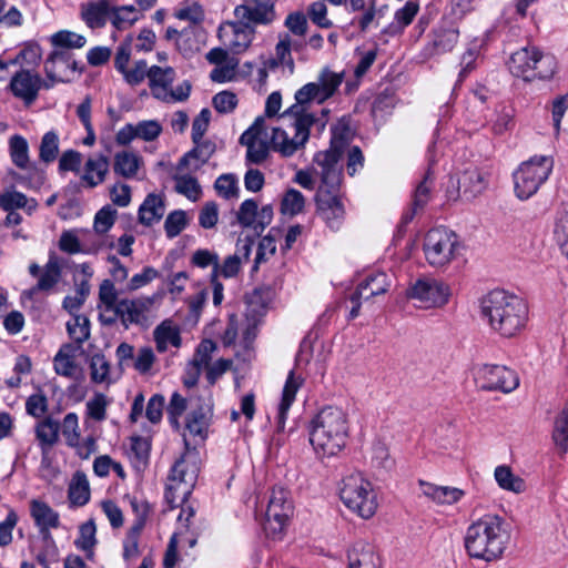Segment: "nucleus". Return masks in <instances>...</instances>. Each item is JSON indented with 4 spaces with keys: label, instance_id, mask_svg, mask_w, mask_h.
<instances>
[{
    "label": "nucleus",
    "instance_id": "3",
    "mask_svg": "<svg viewBox=\"0 0 568 568\" xmlns=\"http://www.w3.org/2000/svg\"><path fill=\"white\" fill-rule=\"evenodd\" d=\"M348 429L347 414L339 407L326 406L311 420L310 443L317 455L335 456L345 447Z\"/></svg>",
    "mask_w": 568,
    "mask_h": 568
},
{
    "label": "nucleus",
    "instance_id": "45",
    "mask_svg": "<svg viewBox=\"0 0 568 568\" xmlns=\"http://www.w3.org/2000/svg\"><path fill=\"white\" fill-rule=\"evenodd\" d=\"M67 332L79 347L90 338V320L85 315H74L73 321L67 323Z\"/></svg>",
    "mask_w": 568,
    "mask_h": 568
},
{
    "label": "nucleus",
    "instance_id": "46",
    "mask_svg": "<svg viewBox=\"0 0 568 568\" xmlns=\"http://www.w3.org/2000/svg\"><path fill=\"white\" fill-rule=\"evenodd\" d=\"M342 82L343 73H336L328 68H324L321 71L316 83L321 90L320 93H322V97H324L325 100H328L337 91Z\"/></svg>",
    "mask_w": 568,
    "mask_h": 568
},
{
    "label": "nucleus",
    "instance_id": "53",
    "mask_svg": "<svg viewBox=\"0 0 568 568\" xmlns=\"http://www.w3.org/2000/svg\"><path fill=\"white\" fill-rule=\"evenodd\" d=\"M99 308L108 313H115L118 306V292L111 280H103L99 287Z\"/></svg>",
    "mask_w": 568,
    "mask_h": 568
},
{
    "label": "nucleus",
    "instance_id": "47",
    "mask_svg": "<svg viewBox=\"0 0 568 568\" xmlns=\"http://www.w3.org/2000/svg\"><path fill=\"white\" fill-rule=\"evenodd\" d=\"M97 527L93 519H90L82 524L79 529V538L75 540V546L78 549L88 552V558H92L93 556V547L97 544L95 539Z\"/></svg>",
    "mask_w": 568,
    "mask_h": 568
},
{
    "label": "nucleus",
    "instance_id": "49",
    "mask_svg": "<svg viewBox=\"0 0 568 568\" xmlns=\"http://www.w3.org/2000/svg\"><path fill=\"white\" fill-rule=\"evenodd\" d=\"M433 184L434 178L430 170H428L424 179L417 184L415 189L412 209L414 213L424 209L425 205L429 202Z\"/></svg>",
    "mask_w": 568,
    "mask_h": 568
},
{
    "label": "nucleus",
    "instance_id": "2",
    "mask_svg": "<svg viewBox=\"0 0 568 568\" xmlns=\"http://www.w3.org/2000/svg\"><path fill=\"white\" fill-rule=\"evenodd\" d=\"M511 538L510 525L496 514H486L466 529L464 545L471 558L493 561L499 559Z\"/></svg>",
    "mask_w": 568,
    "mask_h": 568
},
{
    "label": "nucleus",
    "instance_id": "1",
    "mask_svg": "<svg viewBox=\"0 0 568 568\" xmlns=\"http://www.w3.org/2000/svg\"><path fill=\"white\" fill-rule=\"evenodd\" d=\"M480 315L489 327L503 337H514L526 326L528 306L525 301L505 290H493L480 298Z\"/></svg>",
    "mask_w": 568,
    "mask_h": 568
},
{
    "label": "nucleus",
    "instance_id": "24",
    "mask_svg": "<svg viewBox=\"0 0 568 568\" xmlns=\"http://www.w3.org/2000/svg\"><path fill=\"white\" fill-rule=\"evenodd\" d=\"M488 185V175L477 168L465 170L458 179V191L466 200L481 194Z\"/></svg>",
    "mask_w": 568,
    "mask_h": 568
},
{
    "label": "nucleus",
    "instance_id": "50",
    "mask_svg": "<svg viewBox=\"0 0 568 568\" xmlns=\"http://www.w3.org/2000/svg\"><path fill=\"white\" fill-rule=\"evenodd\" d=\"M54 372L58 375L80 379L82 377V369L78 366L73 358H70L68 355H63L62 353H57L53 358Z\"/></svg>",
    "mask_w": 568,
    "mask_h": 568
},
{
    "label": "nucleus",
    "instance_id": "39",
    "mask_svg": "<svg viewBox=\"0 0 568 568\" xmlns=\"http://www.w3.org/2000/svg\"><path fill=\"white\" fill-rule=\"evenodd\" d=\"M388 276L385 273L379 272L368 275L357 285L356 290H362L364 300H369L373 296L385 294L388 291Z\"/></svg>",
    "mask_w": 568,
    "mask_h": 568
},
{
    "label": "nucleus",
    "instance_id": "57",
    "mask_svg": "<svg viewBox=\"0 0 568 568\" xmlns=\"http://www.w3.org/2000/svg\"><path fill=\"white\" fill-rule=\"evenodd\" d=\"M304 204L303 194L295 189H290L282 200L281 209L285 214L296 215L303 211Z\"/></svg>",
    "mask_w": 568,
    "mask_h": 568
},
{
    "label": "nucleus",
    "instance_id": "15",
    "mask_svg": "<svg viewBox=\"0 0 568 568\" xmlns=\"http://www.w3.org/2000/svg\"><path fill=\"white\" fill-rule=\"evenodd\" d=\"M450 290L433 277L418 278L409 288L408 296L420 303V307H440L448 302Z\"/></svg>",
    "mask_w": 568,
    "mask_h": 568
},
{
    "label": "nucleus",
    "instance_id": "25",
    "mask_svg": "<svg viewBox=\"0 0 568 568\" xmlns=\"http://www.w3.org/2000/svg\"><path fill=\"white\" fill-rule=\"evenodd\" d=\"M537 54L536 47H526L514 52L508 61V69L515 77L523 78L525 81L535 80L532 63Z\"/></svg>",
    "mask_w": 568,
    "mask_h": 568
},
{
    "label": "nucleus",
    "instance_id": "52",
    "mask_svg": "<svg viewBox=\"0 0 568 568\" xmlns=\"http://www.w3.org/2000/svg\"><path fill=\"white\" fill-rule=\"evenodd\" d=\"M138 19L134 6H121L111 11V23L118 30L130 28Z\"/></svg>",
    "mask_w": 568,
    "mask_h": 568
},
{
    "label": "nucleus",
    "instance_id": "14",
    "mask_svg": "<svg viewBox=\"0 0 568 568\" xmlns=\"http://www.w3.org/2000/svg\"><path fill=\"white\" fill-rule=\"evenodd\" d=\"M321 90L316 82H310L298 89L295 93L296 103L290 106L282 115V119H296L298 116H310L311 118V128L316 126L321 132L324 130L326 125V120L324 118H316L313 113L306 111L305 105L312 101L317 102L318 104L325 102L326 100L320 93ZM323 116L328 113V110H322Z\"/></svg>",
    "mask_w": 568,
    "mask_h": 568
},
{
    "label": "nucleus",
    "instance_id": "35",
    "mask_svg": "<svg viewBox=\"0 0 568 568\" xmlns=\"http://www.w3.org/2000/svg\"><path fill=\"white\" fill-rule=\"evenodd\" d=\"M61 278V267L55 257H50L44 266L43 273L40 275L37 285L31 287L26 294L32 297L41 291L52 290Z\"/></svg>",
    "mask_w": 568,
    "mask_h": 568
},
{
    "label": "nucleus",
    "instance_id": "19",
    "mask_svg": "<svg viewBox=\"0 0 568 568\" xmlns=\"http://www.w3.org/2000/svg\"><path fill=\"white\" fill-rule=\"evenodd\" d=\"M152 305L151 298H135V300H121L118 302L115 313L111 317H105L104 314L99 315V320L103 325H113L118 318L122 320L125 327L129 324H139L146 312Z\"/></svg>",
    "mask_w": 568,
    "mask_h": 568
},
{
    "label": "nucleus",
    "instance_id": "34",
    "mask_svg": "<svg viewBox=\"0 0 568 568\" xmlns=\"http://www.w3.org/2000/svg\"><path fill=\"white\" fill-rule=\"evenodd\" d=\"M141 164L140 155L131 151H122L114 155L113 171L124 179H132L136 175Z\"/></svg>",
    "mask_w": 568,
    "mask_h": 568
},
{
    "label": "nucleus",
    "instance_id": "10",
    "mask_svg": "<svg viewBox=\"0 0 568 568\" xmlns=\"http://www.w3.org/2000/svg\"><path fill=\"white\" fill-rule=\"evenodd\" d=\"M474 378L480 389L510 393L519 385L517 374L503 365L481 364L474 367Z\"/></svg>",
    "mask_w": 568,
    "mask_h": 568
},
{
    "label": "nucleus",
    "instance_id": "5",
    "mask_svg": "<svg viewBox=\"0 0 568 568\" xmlns=\"http://www.w3.org/2000/svg\"><path fill=\"white\" fill-rule=\"evenodd\" d=\"M339 497L344 505L362 518H371L377 509L372 484L362 474L354 473L342 479Z\"/></svg>",
    "mask_w": 568,
    "mask_h": 568
},
{
    "label": "nucleus",
    "instance_id": "62",
    "mask_svg": "<svg viewBox=\"0 0 568 568\" xmlns=\"http://www.w3.org/2000/svg\"><path fill=\"white\" fill-rule=\"evenodd\" d=\"M219 260L220 257L215 252L206 248H200L193 253L191 263L200 268L212 266L213 270L211 273H216V275H219Z\"/></svg>",
    "mask_w": 568,
    "mask_h": 568
},
{
    "label": "nucleus",
    "instance_id": "17",
    "mask_svg": "<svg viewBox=\"0 0 568 568\" xmlns=\"http://www.w3.org/2000/svg\"><path fill=\"white\" fill-rule=\"evenodd\" d=\"M255 30L246 21L224 22L217 30V37L223 45L234 54L244 52L252 43Z\"/></svg>",
    "mask_w": 568,
    "mask_h": 568
},
{
    "label": "nucleus",
    "instance_id": "56",
    "mask_svg": "<svg viewBox=\"0 0 568 568\" xmlns=\"http://www.w3.org/2000/svg\"><path fill=\"white\" fill-rule=\"evenodd\" d=\"M459 32L457 29H440L436 31L433 45L437 53L450 51L458 41Z\"/></svg>",
    "mask_w": 568,
    "mask_h": 568
},
{
    "label": "nucleus",
    "instance_id": "8",
    "mask_svg": "<svg viewBox=\"0 0 568 568\" xmlns=\"http://www.w3.org/2000/svg\"><path fill=\"white\" fill-rule=\"evenodd\" d=\"M9 151L12 163L27 171L26 174H14L13 179L28 187L39 189L44 182V172L30 162L29 145L21 135H12L9 140Z\"/></svg>",
    "mask_w": 568,
    "mask_h": 568
},
{
    "label": "nucleus",
    "instance_id": "4",
    "mask_svg": "<svg viewBox=\"0 0 568 568\" xmlns=\"http://www.w3.org/2000/svg\"><path fill=\"white\" fill-rule=\"evenodd\" d=\"M353 133L347 123L341 121L332 128V138L329 148L315 154L314 162L321 169L318 172L321 180L329 186L341 184L342 168L338 162L349 145Z\"/></svg>",
    "mask_w": 568,
    "mask_h": 568
},
{
    "label": "nucleus",
    "instance_id": "48",
    "mask_svg": "<svg viewBox=\"0 0 568 568\" xmlns=\"http://www.w3.org/2000/svg\"><path fill=\"white\" fill-rule=\"evenodd\" d=\"M386 7H376L375 0H368L363 13L358 16L353 23L356 22L361 32H366L374 23L378 26V20L383 17V11Z\"/></svg>",
    "mask_w": 568,
    "mask_h": 568
},
{
    "label": "nucleus",
    "instance_id": "37",
    "mask_svg": "<svg viewBox=\"0 0 568 568\" xmlns=\"http://www.w3.org/2000/svg\"><path fill=\"white\" fill-rule=\"evenodd\" d=\"M68 497L73 506H84L90 499V487L87 476L82 471L73 475L68 490Z\"/></svg>",
    "mask_w": 568,
    "mask_h": 568
},
{
    "label": "nucleus",
    "instance_id": "58",
    "mask_svg": "<svg viewBox=\"0 0 568 568\" xmlns=\"http://www.w3.org/2000/svg\"><path fill=\"white\" fill-rule=\"evenodd\" d=\"M175 190L178 193L185 195L190 200H197L201 194V186L197 180L191 175L175 176Z\"/></svg>",
    "mask_w": 568,
    "mask_h": 568
},
{
    "label": "nucleus",
    "instance_id": "9",
    "mask_svg": "<svg viewBox=\"0 0 568 568\" xmlns=\"http://www.w3.org/2000/svg\"><path fill=\"white\" fill-rule=\"evenodd\" d=\"M315 202L318 217L332 231H338L345 220V207L341 197L336 194L339 185L329 186L321 180Z\"/></svg>",
    "mask_w": 568,
    "mask_h": 568
},
{
    "label": "nucleus",
    "instance_id": "31",
    "mask_svg": "<svg viewBox=\"0 0 568 568\" xmlns=\"http://www.w3.org/2000/svg\"><path fill=\"white\" fill-rule=\"evenodd\" d=\"M30 511L41 532L48 531L50 528H58L60 525L59 514L44 501L31 500Z\"/></svg>",
    "mask_w": 568,
    "mask_h": 568
},
{
    "label": "nucleus",
    "instance_id": "38",
    "mask_svg": "<svg viewBox=\"0 0 568 568\" xmlns=\"http://www.w3.org/2000/svg\"><path fill=\"white\" fill-rule=\"evenodd\" d=\"M419 10V3L416 0H408L405 6L398 9L394 16V22L384 30L385 33L402 32L409 26Z\"/></svg>",
    "mask_w": 568,
    "mask_h": 568
},
{
    "label": "nucleus",
    "instance_id": "21",
    "mask_svg": "<svg viewBox=\"0 0 568 568\" xmlns=\"http://www.w3.org/2000/svg\"><path fill=\"white\" fill-rule=\"evenodd\" d=\"M78 63L68 50L55 49L44 62V73L61 83L70 82L78 71Z\"/></svg>",
    "mask_w": 568,
    "mask_h": 568
},
{
    "label": "nucleus",
    "instance_id": "29",
    "mask_svg": "<svg viewBox=\"0 0 568 568\" xmlns=\"http://www.w3.org/2000/svg\"><path fill=\"white\" fill-rule=\"evenodd\" d=\"M303 384V378L300 376H296L294 371H291L287 379L285 382L283 393H282V399L278 405V414H277V428L282 430L284 428V423L286 418V414L295 400V396L297 390Z\"/></svg>",
    "mask_w": 568,
    "mask_h": 568
},
{
    "label": "nucleus",
    "instance_id": "22",
    "mask_svg": "<svg viewBox=\"0 0 568 568\" xmlns=\"http://www.w3.org/2000/svg\"><path fill=\"white\" fill-rule=\"evenodd\" d=\"M161 132L162 125L156 120H144L136 124L128 123L118 131L115 142L119 145H128L134 139L150 142L158 139Z\"/></svg>",
    "mask_w": 568,
    "mask_h": 568
},
{
    "label": "nucleus",
    "instance_id": "64",
    "mask_svg": "<svg viewBox=\"0 0 568 568\" xmlns=\"http://www.w3.org/2000/svg\"><path fill=\"white\" fill-rule=\"evenodd\" d=\"M27 196L16 190H8L3 193H0V207L4 211L22 209L27 205Z\"/></svg>",
    "mask_w": 568,
    "mask_h": 568
},
{
    "label": "nucleus",
    "instance_id": "40",
    "mask_svg": "<svg viewBox=\"0 0 568 568\" xmlns=\"http://www.w3.org/2000/svg\"><path fill=\"white\" fill-rule=\"evenodd\" d=\"M59 422L51 417L44 418L36 426V437L43 450L52 447L59 439Z\"/></svg>",
    "mask_w": 568,
    "mask_h": 568
},
{
    "label": "nucleus",
    "instance_id": "59",
    "mask_svg": "<svg viewBox=\"0 0 568 568\" xmlns=\"http://www.w3.org/2000/svg\"><path fill=\"white\" fill-rule=\"evenodd\" d=\"M257 202L253 199L245 200L236 213V220L242 227H253L257 215Z\"/></svg>",
    "mask_w": 568,
    "mask_h": 568
},
{
    "label": "nucleus",
    "instance_id": "12",
    "mask_svg": "<svg viewBox=\"0 0 568 568\" xmlns=\"http://www.w3.org/2000/svg\"><path fill=\"white\" fill-rule=\"evenodd\" d=\"M292 515L293 505L288 500V493L283 488L273 489L263 524L266 535L273 538L281 535Z\"/></svg>",
    "mask_w": 568,
    "mask_h": 568
},
{
    "label": "nucleus",
    "instance_id": "18",
    "mask_svg": "<svg viewBox=\"0 0 568 568\" xmlns=\"http://www.w3.org/2000/svg\"><path fill=\"white\" fill-rule=\"evenodd\" d=\"M41 89L40 74L28 69L17 71L9 83V90L13 97L21 100L26 106L34 103Z\"/></svg>",
    "mask_w": 568,
    "mask_h": 568
},
{
    "label": "nucleus",
    "instance_id": "16",
    "mask_svg": "<svg viewBox=\"0 0 568 568\" xmlns=\"http://www.w3.org/2000/svg\"><path fill=\"white\" fill-rule=\"evenodd\" d=\"M199 470L200 469L195 460H190L185 456L178 459L172 466L169 476V479L174 484L168 486L165 498L170 501L171 493L175 490L183 495V503H185L195 485Z\"/></svg>",
    "mask_w": 568,
    "mask_h": 568
},
{
    "label": "nucleus",
    "instance_id": "41",
    "mask_svg": "<svg viewBox=\"0 0 568 568\" xmlns=\"http://www.w3.org/2000/svg\"><path fill=\"white\" fill-rule=\"evenodd\" d=\"M193 143L195 146L180 159L178 165L179 170L185 169L191 159L200 160L202 164L206 163L216 150L215 143L210 140L202 139Z\"/></svg>",
    "mask_w": 568,
    "mask_h": 568
},
{
    "label": "nucleus",
    "instance_id": "13",
    "mask_svg": "<svg viewBox=\"0 0 568 568\" xmlns=\"http://www.w3.org/2000/svg\"><path fill=\"white\" fill-rule=\"evenodd\" d=\"M321 90L316 82H310L298 89L295 93L296 103L290 106L282 115V119H296L298 116H310L311 118V128L316 126L321 132L324 130L326 125V120L324 118H316L313 113L306 111L305 105L312 101L317 102L318 104L325 102L326 100L320 93ZM323 116L328 113V110H322Z\"/></svg>",
    "mask_w": 568,
    "mask_h": 568
},
{
    "label": "nucleus",
    "instance_id": "60",
    "mask_svg": "<svg viewBox=\"0 0 568 568\" xmlns=\"http://www.w3.org/2000/svg\"><path fill=\"white\" fill-rule=\"evenodd\" d=\"M186 213L182 210L171 212L164 222V230L169 239L178 236L186 226Z\"/></svg>",
    "mask_w": 568,
    "mask_h": 568
},
{
    "label": "nucleus",
    "instance_id": "32",
    "mask_svg": "<svg viewBox=\"0 0 568 568\" xmlns=\"http://www.w3.org/2000/svg\"><path fill=\"white\" fill-rule=\"evenodd\" d=\"M211 419V405L204 404L193 408L186 418L185 428L192 436H199L204 439Z\"/></svg>",
    "mask_w": 568,
    "mask_h": 568
},
{
    "label": "nucleus",
    "instance_id": "63",
    "mask_svg": "<svg viewBox=\"0 0 568 568\" xmlns=\"http://www.w3.org/2000/svg\"><path fill=\"white\" fill-rule=\"evenodd\" d=\"M215 190L226 200L239 196V186L233 174H222L215 181Z\"/></svg>",
    "mask_w": 568,
    "mask_h": 568
},
{
    "label": "nucleus",
    "instance_id": "51",
    "mask_svg": "<svg viewBox=\"0 0 568 568\" xmlns=\"http://www.w3.org/2000/svg\"><path fill=\"white\" fill-rule=\"evenodd\" d=\"M59 154V136L54 131L44 133L39 146V159L49 164L55 161Z\"/></svg>",
    "mask_w": 568,
    "mask_h": 568
},
{
    "label": "nucleus",
    "instance_id": "61",
    "mask_svg": "<svg viewBox=\"0 0 568 568\" xmlns=\"http://www.w3.org/2000/svg\"><path fill=\"white\" fill-rule=\"evenodd\" d=\"M262 136L267 138L265 131V120L263 116L255 119L253 124L241 135L240 143L248 149V145H254Z\"/></svg>",
    "mask_w": 568,
    "mask_h": 568
},
{
    "label": "nucleus",
    "instance_id": "6",
    "mask_svg": "<svg viewBox=\"0 0 568 568\" xmlns=\"http://www.w3.org/2000/svg\"><path fill=\"white\" fill-rule=\"evenodd\" d=\"M554 166L550 156H534L514 173L515 193L521 200L532 196L548 179Z\"/></svg>",
    "mask_w": 568,
    "mask_h": 568
},
{
    "label": "nucleus",
    "instance_id": "43",
    "mask_svg": "<svg viewBox=\"0 0 568 568\" xmlns=\"http://www.w3.org/2000/svg\"><path fill=\"white\" fill-rule=\"evenodd\" d=\"M495 479L500 488L516 494L523 493L526 488L524 479L514 475L508 466L496 467Z\"/></svg>",
    "mask_w": 568,
    "mask_h": 568
},
{
    "label": "nucleus",
    "instance_id": "33",
    "mask_svg": "<svg viewBox=\"0 0 568 568\" xmlns=\"http://www.w3.org/2000/svg\"><path fill=\"white\" fill-rule=\"evenodd\" d=\"M164 214V203L162 199L151 193L149 194L139 209V222L143 225L151 226L159 222Z\"/></svg>",
    "mask_w": 568,
    "mask_h": 568
},
{
    "label": "nucleus",
    "instance_id": "30",
    "mask_svg": "<svg viewBox=\"0 0 568 568\" xmlns=\"http://www.w3.org/2000/svg\"><path fill=\"white\" fill-rule=\"evenodd\" d=\"M111 11L100 0L89 1L81 4V18L91 29H100L106 24Z\"/></svg>",
    "mask_w": 568,
    "mask_h": 568
},
{
    "label": "nucleus",
    "instance_id": "42",
    "mask_svg": "<svg viewBox=\"0 0 568 568\" xmlns=\"http://www.w3.org/2000/svg\"><path fill=\"white\" fill-rule=\"evenodd\" d=\"M551 438L560 453H568V402L555 419Z\"/></svg>",
    "mask_w": 568,
    "mask_h": 568
},
{
    "label": "nucleus",
    "instance_id": "28",
    "mask_svg": "<svg viewBox=\"0 0 568 568\" xmlns=\"http://www.w3.org/2000/svg\"><path fill=\"white\" fill-rule=\"evenodd\" d=\"M422 493L425 497L439 505H453L457 503L464 495V490L449 487V486H437L424 480H419Z\"/></svg>",
    "mask_w": 568,
    "mask_h": 568
},
{
    "label": "nucleus",
    "instance_id": "23",
    "mask_svg": "<svg viewBox=\"0 0 568 568\" xmlns=\"http://www.w3.org/2000/svg\"><path fill=\"white\" fill-rule=\"evenodd\" d=\"M348 568H381L375 547L367 541H356L347 551Z\"/></svg>",
    "mask_w": 568,
    "mask_h": 568
},
{
    "label": "nucleus",
    "instance_id": "44",
    "mask_svg": "<svg viewBox=\"0 0 568 568\" xmlns=\"http://www.w3.org/2000/svg\"><path fill=\"white\" fill-rule=\"evenodd\" d=\"M531 65L535 72V79L539 80L552 78L557 70L556 58L550 53H542L538 48L535 61Z\"/></svg>",
    "mask_w": 568,
    "mask_h": 568
},
{
    "label": "nucleus",
    "instance_id": "36",
    "mask_svg": "<svg viewBox=\"0 0 568 568\" xmlns=\"http://www.w3.org/2000/svg\"><path fill=\"white\" fill-rule=\"evenodd\" d=\"M154 341L156 343V349L160 353H164L168 349V345L171 344L174 347H180L181 336L180 331L176 326H173L170 322L164 321L155 327Z\"/></svg>",
    "mask_w": 568,
    "mask_h": 568
},
{
    "label": "nucleus",
    "instance_id": "26",
    "mask_svg": "<svg viewBox=\"0 0 568 568\" xmlns=\"http://www.w3.org/2000/svg\"><path fill=\"white\" fill-rule=\"evenodd\" d=\"M148 78L153 97L161 101H168V90L175 79L174 69L152 65L149 68Z\"/></svg>",
    "mask_w": 568,
    "mask_h": 568
},
{
    "label": "nucleus",
    "instance_id": "54",
    "mask_svg": "<svg viewBox=\"0 0 568 568\" xmlns=\"http://www.w3.org/2000/svg\"><path fill=\"white\" fill-rule=\"evenodd\" d=\"M90 377L95 384H102L109 381L110 363L101 353L91 356L89 361Z\"/></svg>",
    "mask_w": 568,
    "mask_h": 568
},
{
    "label": "nucleus",
    "instance_id": "11",
    "mask_svg": "<svg viewBox=\"0 0 568 568\" xmlns=\"http://www.w3.org/2000/svg\"><path fill=\"white\" fill-rule=\"evenodd\" d=\"M286 120L294 129V136L290 138L281 128H273L270 144L274 151L280 152L284 156H291L308 141L311 118L304 115Z\"/></svg>",
    "mask_w": 568,
    "mask_h": 568
},
{
    "label": "nucleus",
    "instance_id": "20",
    "mask_svg": "<svg viewBox=\"0 0 568 568\" xmlns=\"http://www.w3.org/2000/svg\"><path fill=\"white\" fill-rule=\"evenodd\" d=\"M275 1L243 0V3L235 8L234 14L237 20L246 21L250 24H268L276 17L274 10Z\"/></svg>",
    "mask_w": 568,
    "mask_h": 568
},
{
    "label": "nucleus",
    "instance_id": "7",
    "mask_svg": "<svg viewBox=\"0 0 568 568\" xmlns=\"http://www.w3.org/2000/svg\"><path fill=\"white\" fill-rule=\"evenodd\" d=\"M458 245V239L454 232L446 227H435L425 236L424 253L432 266L442 267L455 258Z\"/></svg>",
    "mask_w": 568,
    "mask_h": 568
},
{
    "label": "nucleus",
    "instance_id": "55",
    "mask_svg": "<svg viewBox=\"0 0 568 568\" xmlns=\"http://www.w3.org/2000/svg\"><path fill=\"white\" fill-rule=\"evenodd\" d=\"M51 42L59 50L67 49H80L84 47L87 40L83 36L72 31L61 30L54 33L51 38Z\"/></svg>",
    "mask_w": 568,
    "mask_h": 568
},
{
    "label": "nucleus",
    "instance_id": "27",
    "mask_svg": "<svg viewBox=\"0 0 568 568\" xmlns=\"http://www.w3.org/2000/svg\"><path fill=\"white\" fill-rule=\"evenodd\" d=\"M110 162L108 156L103 154H97L89 158L84 165V173L81 180L88 187H95L103 183L109 172Z\"/></svg>",
    "mask_w": 568,
    "mask_h": 568
}]
</instances>
